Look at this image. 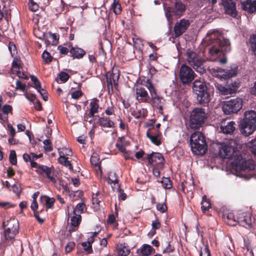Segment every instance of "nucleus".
Wrapping results in <instances>:
<instances>
[{
  "label": "nucleus",
  "mask_w": 256,
  "mask_h": 256,
  "mask_svg": "<svg viewBox=\"0 0 256 256\" xmlns=\"http://www.w3.org/2000/svg\"><path fill=\"white\" fill-rule=\"evenodd\" d=\"M220 34L218 32H213L210 34V40L214 41L216 44L218 45V48L213 46L209 50V54L211 56L212 60H216L215 56H220L221 52L224 53L230 52L231 50L230 42L228 39L224 38H221Z\"/></svg>",
  "instance_id": "f257e3e1"
},
{
  "label": "nucleus",
  "mask_w": 256,
  "mask_h": 256,
  "mask_svg": "<svg viewBox=\"0 0 256 256\" xmlns=\"http://www.w3.org/2000/svg\"><path fill=\"white\" fill-rule=\"evenodd\" d=\"M4 228L3 238L1 239V244L4 246L13 243L14 238L18 232L19 224L18 220L14 218H10L6 222H2Z\"/></svg>",
  "instance_id": "f03ea898"
},
{
  "label": "nucleus",
  "mask_w": 256,
  "mask_h": 256,
  "mask_svg": "<svg viewBox=\"0 0 256 256\" xmlns=\"http://www.w3.org/2000/svg\"><path fill=\"white\" fill-rule=\"evenodd\" d=\"M240 126L244 136H247L252 134L256 130V112L252 110L246 111Z\"/></svg>",
  "instance_id": "7ed1b4c3"
},
{
  "label": "nucleus",
  "mask_w": 256,
  "mask_h": 256,
  "mask_svg": "<svg viewBox=\"0 0 256 256\" xmlns=\"http://www.w3.org/2000/svg\"><path fill=\"white\" fill-rule=\"evenodd\" d=\"M208 118L204 108H196L190 112L188 128L192 130H199L204 124Z\"/></svg>",
  "instance_id": "20e7f679"
},
{
  "label": "nucleus",
  "mask_w": 256,
  "mask_h": 256,
  "mask_svg": "<svg viewBox=\"0 0 256 256\" xmlns=\"http://www.w3.org/2000/svg\"><path fill=\"white\" fill-rule=\"evenodd\" d=\"M190 145L192 152L197 155H204L207 152V144L206 138L200 132H196L191 134Z\"/></svg>",
  "instance_id": "39448f33"
},
{
  "label": "nucleus",
  "mask_w": 256,
  "mask_h": 256,
  "mask_svg": "<svg viewBox=\"0 0 256 256\" xmlns=\"http://www.w3.org/2000/svg\"><path fill=\"white\" fill-rule=\"evenodd\" d=\"M186 10V5L180 0H176L174 7H164V12L166 19L170 24H172L174 16L180 18L182 16Z\"/></svg>",
  "instance_id": "423d86ee"
},
{
  "label": "nucleus",
  "mask_w": 256,
  "mask_h": 256,
  "mask_svg": "<svg viewBox=\"0 0 256 256\" xmlns=\"http://www.w3.org/2000/svg\"><path fill=\"white\" fill-rule=\"evenodd\" d=\"M186 56L188 63L196 72L200 74L206 73V68L204 65L206 61L198 54L190 50H188L186 53Z\"/></svg>",
  "instance_id": "0eeeda50"
},
{
  "label": "nucleus",
  "mask_w": 256,
  "mask_h": 256,
  "mask_svg": "<svg viewBox=\"0 0 256 256\" xmlns=\"http://www.w3.org/2000/svg\"><path fill=\"white\" fill-rule=\"evenodd\" d=\"M192 90L196 95V98L201 104L204 105L209 102L210 94L204 82L196 80L193 83Z\"/></svg>",
  "instance_id": "6e6552de"
},
{
  "label": "nucleus",
  "mask_w": 256,
  "mask_h": 256,
  "mask_svg": "<svg viewBox=\"0 0 256 256\" xmlns=\"http://www.w3.org/2000/svg\"><path fill=\"white\" fill-rule=\"evenodd\" d=\"M144 85L148 90L150 93V97L149 103H150L154 108L158 109L159 112L162 114L164 101L163 98L158 94L156 90L150 79L146 80Z\"/></svg>",
  "instance_id": "1a4fd4ad"
},
{
  "label": "nucleus",
  "mask_w": 256,
  "mask_h": 256,
  "mask_svg": "<svg viewBox=\"0 0 256 256\" xmlns=\"http://www.w3.org/2000/svg\"><path fill=\"white\" fill-rule=\"evenodd\" d=\"M243 105L242 100L240 98L226 101L222 106V110L226 114L237 113Z\"/></svg>",
  "instance_id": "9d476101"
},
{
  "label": "nucleus",
  "mask_w": 256,
  "mask_h": 256,
  "mask_svg": "<svg viewBox=\"0 0 256 256\" xmlns=\"http://www.w3.org/2000/svg\"><path fill=\"white\" fill-rule=\"evenodd\" d=\"M178 75L183 84H190L194 80L196 74L190 66L182 64L180 68Z\"/></svg>",
  "instance_id": "9b49d317"
},
{
  "label": "nucleus",
  "mask_w": 256,
  "mask_h": 256,
  "mask_svg": "<svg viewBox=\"0 0 256 256\" xmlns=\"http://www.w3.org/2000/svg\"><path fill=\"white\" fill-rule=\"evenodd\" d=\"M250 161H247L242 159L241 155L236 156L235 160L232 162V165L236 170L245 171L252 170L254 169L255 166L250 164Z\"/></svg>",
  "instance_id": "f8f14e48"
},
{
  "label": "nucleus",
  "mask_w": 256,
  "mask_h": 256,
  "mask_svg": "<svg viewBox=\"0 0 256 256\" xmlns=\"http://www.w3.org/2000/svg\"><path fill=\"white\" fill-rule=\"evenodd\" d=\"M190 24V21L186 18H182L176 22L173 28L175 38H178L185 33Z\"/></svg>",
  "instance_id": "ddd939ff"
},
{
  "label": "nucleus",
  "mask_w": 256,
  "mask_h": 256,
  "mask_svg": "<svg viewBox=\"0 0 256 256\" xmlns=\"http://www.w3.org/2000/svg\"><path fill=\"white\" fill-rule=\"evenodd\" d=\"M237 67L231 68L230 70H224L221 68L216 67L212 68V73L220 76L221 78L228 79L234 76H236L237 74Z\"/></svg>",
  "instance_id": "4468645a"
},
{
  "label": "nucleus",
  "mask_w": 256,
  "mask_h": 256,
  "mask_svg": "<svg viewBox=\"0 0 256 256\" xmlns=\"http://www.w3.org/2000/svg\"><path fill=\"white\" fill-rule=\"evenodd\" d=\"M236 224L244 227L246 228H250L252 227L251 216L246 212L238 213L236 216Z\"/></svg>",
  "instance_id": "2eb2a0df"
},
{
  "label": "nucleus",
  "mask_w": 256,
  "mask_h": 256,
  "mask_svg": "<svg viewBox=\"0 0 256 256\" xmlns=\"http://www.w3.org/2000/svg\"><path fill=\"white\" fill-rule=\"evenodd\" d=\"M146 81L144 82L146 84ZM143 86L138 85L136 88V99L140 102H150V96H149L146 88Z\"/></svg>",
  "instance_id": "dca6fc26"
},
{
  "label": "nucleus",
  "mask_w": 256,
  "mask_h": 256,
  "mask_svg": "<svg viewBox=\"0 0 256 256\" xmlns=\"http://www.w3.org/2000/svg\"><path fill=\"white\" fill-rule=\"evenodd\" d=\"M54 168L48 167L44 165H40L36 170V172L40 176H46L52 183L56 182V180L54 176V172L52 170Z\"/></svg>",
  "instance_id": "f3484780"
},
{
  "label": "nucleus",
  "mask_w": 256,
  "mask_h": 256,
  "mask_svg": "<svg viewBox=\"0 0 256 256\" xmlns=\"http://www.w3.org/2000/svg\"><path fill=\"white\" fill-rule=\"evenodd\" d=\"M234 148L225 143L221 144L219 150V155L222 158L230 159L234 156Z\"/></svg>",
  "instance_id": "a211bd4d"
},
{
  "label": "nucleus",
  "mask_w": 256,
  "mask_h": 256,
  "mask_svg": "<svg viewBox=\"0 0 256 256\" xmlns=\"http://www.w3.org/2000/svg\"><path fill=\"white\" fill-rule=\"evenodd\" d=\"M224 12L233 18H236L238 14L236 3L232 0H222Z\"/></svg>",
  "instance_id": "6ab92c4d"
},
{
  "label": "nucleus",
  "mask_w": 256,
  "mask_h": 256,
  "mask_svg": "<svg viewBox=\"0 0 256 256\" xmlns=\"http://www.w3.org/2000/svg\"><path fill=\"white\" fill-rule=\"evenodd\" d=\"M98 118V124L102 128H114L115 127L114 122L111 120L110 116H104V113L102 114L100 116L98 115L96 116L95 119Z\"/></svg>",
  "instance_id": "aec40b11"
},
{
  "label": "nucleus",
  "mask_w": 256,
  "mask_h": 256,
  "mask_svg": "<svg viewBox=\"0 0 256 256\" xmlns=\"http://www.w3.org/2000/svg\"><path fill=\"white\" fill-rule=\"evenodd\" d=\"M147 160L150 165L156 166L158 164H164V158L163 156L159 152H152L148 154Z\"/></svg>",
  "instance_id": "412c9836"
},
{
  "label": "nucleus",
  "mask_w": 256,
  "mask_h": 256,
  "mask_svg": "<svg viewBox=\"0 0 256 256\" xmlns=\"http://www.w3.org/2000/svg\"><path fill=\"white\" fill-rule=\"evenodd\" d=\"M241 8L248 14L256 12V0H245L240 2Z\"/></svg>",
  "instance_id": "4be33fe9"
},
{
  "label": "nucleus",
  "mask_w": 256,
  "mask_h": 256,
  "mask_svg": "<svg viewBox=\"0 0 256 256\" xmlns=\"http://www.w3.org/2000/svg\"><path fill=\"white\" fill-rule=\"evenodd\" d=\"M154 128H148V130L146 136L149 138L154 144L156 146H160L162 142L160 138V136L161 134L160 131L158 130H156V132H153L152 130Z\"/></svg>",
  "instance_id": "5701e85b"
},
{
  "label": "nucleus",
  "mask_w": 256,
  "mask_h": 256,
  "mask_svg": "<svg viewBox=\"0 0 256 256\" xmlns=\"http://www.w3.org/2000/svg\"><path fill=\"white\" fill-rule=\"evenodd\" d=\"M236 123L234 122H222L220 128L221 131L225 134H232L236 130Z\"/></svg>",
  "instance_id": "b1692460"
},
{
  "label": "nucleus",
  "mask_w": 256,
  "mask_h": 256,
  "mask_svg": "<svg viewBox=\"0 0 256 256\" xmlns=\"http://www.w3.org/2000/svg\"><path fill=\"white\" fill-rule=\"evenodd\" d=\"M90 111L88 114V116L89 118H95V114L98 112L99 108L101 109L99 106V100L97 98L92 99L90 103Z\"/></svg>",
  "instance_id": "393cba45"
},
{
  "label": "nucleus",
  "mask_w": 256,
  "mask_h": 256,
  "mask_svg": "<svg viewBox=\"0 0 256 256\" xmlns=\"http://www.w3.org/2000/svg\"><path fill=\"white\" fill-rule=\"evenodd\" d=\"M222 218L227 224L232 226L236 225V218H235L233 212H224Z\"/></svg>",
  "instance_id": "a878e982"
},
{
  "label": "nucleus",
  "mask_w": 256,
  "mask_h": 256,
  "mask_svg": "<svg viewBox=\"0 0 256 256\" xmlns=\"http://www.w3.org/2000/svg\"><path fill=\"white\" fill-rule=\"evenodd\" d=\"M70 52L71 56L78 59L82 58L86 54V52L83 49L78 47H72Z\"/></svg>",
  "instance_id": "bb28decb"
},
{
  "label": "nucleus",
  "mask_w": 256,
  "mask_h": 256,
  "mask_svg": "<svg viewBox=\"0 0 256 256\" xmlns=\"http://www.w3.org/2000/svg\"><path fill=\"white\" fill-rule=\"evenodd\" d=\"M216 87L222 95H228L234 94L232 91V90H231L230 86H228V84L226 86H223L221 84H218Z\"/></svg>",
  "instance_id": "cd10ccee"
},
{
  "label": "nucleus",
  "mask_w": 256,
  "mask_h": 256,
  "mask_svg": "<svg viewBox=\"0 0 256 256\" xmlns=\"http://www.w3.org/2000/svg\"><path fill=\"white\" fill-rule=\"evenodd\" d=\"M106 180L109 184H114V185L117 184L118 186L120 187L118 184V180L117 174L114 172H110L108 174V176L106 178Z\"/></svg>",
  "instance_id": "c85d7f7f"
},
{
  "label": "nucleus",
  "mask_w": 256,
  "mask_h": 256,
  "mask_svg": "<svg viewBox=\"0 0 256 256\" xmlns=\"http://www.w3.org/2000/svg\"><path fill=\"white\" fill-rule=\"evenodd\" d=\"M201 204L202 210L204 213L208 210L211 208L210 201L207 199L206 196V195L202 196Z\"/></svg>",
  "instance_id": "c756f323"
},
{
  "label": "nucleus",
  "mask_w": 256,
  "mask_h": 256,
  "mask_svg": "<svg viewBox=\"0 0 256 256\" xmlns=\"http://www.w3.org/2000/svg\"><path fill=\"white\" fill-rule=\"evenodd\" d=\"M40 200L45 201V205L47 208H53L54 204L55 202V199L54 198H50L46 196H41Z\"/></svg>",
  "instance_id": "7c9ffc66"
},
{
  "label": "nucleus",
  "mask_w": 256,
  "mask_h": 256,
  "mask_svg": "<svg viewBox=\"0 0 256 256\" xmlns=\"http://www.w3.org/2000/svg\"><path fill=\"white\" fill-rule=\"evenodd\" d=\"M152 250H154L149 244H144L140 248V252L143 256H148L152 254Z\"/></svg>",
  "instance_id": "2f4dec72"
},
{
  "label": "nucleus",
  "mask_w": 256,
  "mask_h": 256,
  "mask_svg": "<svg viewBox=\"0 0 256 256\" xmlns=\"http://www.w3.org/2000/svg\"><path fill=\"white\" fill-rule=\"evenodd\" d=\"M82 221V216L79 214H74V216L71 218L70 224L72 227H78Z\"/></svg>",
  "instance_id": "473e14b6"
},
{
  "label": "nucleus",
  "mask_w": 256,
  "mask_h": 256,
  "mask_svg": "<svg viewBox=\"0 0 256 256\" xmlns=\"http://www.w3.org/2000/svg\"><path fill=\"white\" fill-rule=\"evenodd\" d=\"M116 256H127L130 252V249L124 246H120V248H117Z\"/></svg>",
  "instance_id": "72a5a7b5"
},
{
  "label": "nucleus",
  "mask_w": 256,
  "mask_h": 256,
  "mask_svg": "<svg viewBox=\"0 0 256 256\" xmlns=\"http://www.w3.org/2000/svg\"><path fill=\"white\" fill-rule=\"evenodd\" d=\"M90 163L95 167L100 168V161L96 153H93L90 158Z\"/></svg>",
  "instance_id": "f704fd0d"
},
{
  "label": "nucleus",
  "mask_w": 256,
  "mask_h": 256,
  "mask_svg": "<svg viewBox=\"0 0 256 256\" xmlns=\"http://www.w3.org/2000/svg\"><path fill=\"white\" fill-rule=\"evenodd\" d=\"M249 42L252 52L256 56V34H253L250 36Z\"/></svg>",
  "instance_id": "c9c22d12"
},
{
  "label": "nucleus",
  "mask_w": 256,
  "mask_h": 256,
  "mask_svg": "<svg viewBox=\"0 0 256 256\" xmlns=\"http://www.w3.org/2000/svg\"><path fill=\"white\" fill-rule=\"evenodd\" d=\"M160 182L165 189H170L172 187V182L170 178L163 177Z\"/></svg>",
  "instance_id": "e433bc0d"
},
{
  "label": "nucleus",
  "mask_w": 256,
  "mask_h": 256,
  "mask_svg": "<svg viewBox=\"0 0 256 256\" xmlns=\"http://www.w3.org/2000/svg\"><path fill=\"white\" fill-rule=\"evenodd\" d=\"M132 114L136 118H140L141 117L145 118L147 116L148 112L146 109L142 108L137 112H133Z\"/></svg>",
  "instance_id": "4c0bfd02"
},
{
  "label": "nucleus",
  "mask_w": 256,
  "mask_h": 256,
  "mask_svg": "<svg viewBox=\"0 0 256 256\" xmlns=\"http://www.w3.org/2000/svg\"><path fill=\"white\" fill-rule=\"evenodd\" d=\"M58 153L60 156H72V152L71 149L69 148H59Z\"/></svg>",
  "instance_id": "58836bf2"
},
{
  "label": "nucleus",
  "mask_w": 256,
  "mask_h": 256,
  "mask_svg": "<svg viewBox=\"0 0 256 256\" xmlns=\"http://www.w3.org/2000/svg\"><path fill=\"white\" fill-rule=\"evenodd\" d=\"M1 110L2 111L4 115L5 116H8L9 114H12V107L9 104H6L2 107Z\"/></svg>",
  "instance_id": "ea45409f"
},
{
  "label": "nucleus",
  "mask_w": 256,
  "mask_h": 256,
  "mask_svg": "<svg viewBox=\"0 0 256 256\" xmlns=\"http://www.w3.org/2000/svg\"><path fill=\"white\" fill-rule=\"evenodd\" d=\"M85 204L84 202H80L78 204L76 208L74 209L73 214H79L80 215L84 212V208H85Z\"/></svg>",
  "instance_id": "a19ab883"
},
{
  "label": "nucleus",
  "mask_w": 256,
  "mask_h": 256,
  "mask_svg": "<svg viewBox=\"0 0 256 256\" xmlns=\"http://www.w3.org/2000/svg\"><path fill=\"white\" fill-rule=\"evenodd\" d=\"M124 140V137H119L118 139V142L116 144V148H118V150L122 152H125L126 150L124 146L122 144V142Z\"/></svg>",
  "instance_id": "79ce46f5"
},
{
  "label": "nucleus",
  "mask_w": 256,
  "mask_h": 256,
  "mask_svg": "<svg viewBox=\"0 0 256 256\" xmlns=\"http://www.w3.org/2000/svg\"><path fill=\"white\" fill-rule=\"evenodd\" d=\"M42 58L46 64H50L53 58L46 50H44L42 54Z\"/></svg>",
  "instance_id": "37998d69"
},
{
  "label": "nucleus",
  "mask_w": 256,
  "mask_h": 256,
  "mask_svg": "<svg viewBox=\"0 0 256 256\" xmlns=\"http://www.w3.org/2000/svg\"><path fill=\"white\" fill-rule=\"evenodd\" d=\"M10 162L12 165H16L17 164V158L14 150H11L10 154Z\"/></svg>",
  "instance_id": "c03bdc74"
},
{
  "label": "nucleus",
  "mask_w": 256,
  "mask_h": 256,
  "mask_svg": "<svg viewBox=\"0 0 256 256\" xmlns=\"http://www.w3.org/2000/svg\"><path fill=\"white\" fill-rule=\"evenodd\" d=\"M43 143L44 144V149L45 151L47 152H50L52 150L53 148L52 146L51 140H45Z\"/></svg>",
  "instance_id": "a18cd8bd"
},
{
  "label": "nucleus",
  "mask_w": 256,
  "mask_h": 256,
  "mask_svg": "<svg viewBox=\"0 0 256 256\" xmlns=\"http://www.w3.org/2000/svg\"><path fill=\"white\" fill-rule=\"evenodd\" d=\"M106 74H108V77L111 78V80L112 82H114V86L115 87L117 86L118 85V80L119 78V74H116L113 72L112 73H107Z\"/></svg>",
  "instance_id": "49530a36"
},
{
  "label": "nucleus",
  "mask_w": 256,
  "mask_h": 256,
  "mask_svg": "<svg viewBox=\"0 0 256 256\" xmlns=\"http://www.w3.org/2000/svg\"><path fill=\"white\" fill-rule=\"evenodd\" d=\"M20 60L17 58H14L12 62V69L14 72L18 71L20 69Z\"/></svg>",
  "instance_id": "de8ad7c7"
},
{
  "label": "nucleus",
  "mask_w": 256,
  "mask_h": 256,
  "mask_svg": "<svg viewBox=\"0 0 256 256\" xmlns=\"http://www.w3.org/2000/svg\"><path fill=\"white\" fill-rule=\"evenodd\" d=\"M106 87L107 90L108 92H110L111 90L112 92L113 91V86H112V82L111 80L110 77H108V74H106Z\"/></svg>",
  "instance_id": "09e8293b"
},
{
  "label": "nucleus",
  "mask_w": 256,
  "mask_h": 256,
  "mask_svg": "<svg viewBox=\"0 0 256 256\" xmlns=\"http://www.w3.org/2000/svg\"><path fill=\"white\" fill-rule=\"evenodd\" d=\"M28 7L29 9L32 12H36L38 10L39 6L33 0H28Z\"/></svg>",
  "instance_id": "8fccbe9b"
},
{
  "label": "nucleus",
  "mask_w": 256,
  "mask_h": 256,
  "mask_svg": "<svg viewBox=\"0 0 256 256\" xmlns=\"http://www.w3.org/2000/svg\"><path fill=\"white\" fill-rule=\"evenodd\" d=\"M58 77L60 80L62 82H66L70 78V76L68 73L64 72H62L59 74Z\"/></svg>",
  "instance_id": "3c124183"
},
{
  "label": "nucleus",
  "mask_w": 256,
  "mask_h": 256,
  "mask_svg": "<svg viewBox=\"0 0 256 256\" xmlns=\"http://www.w3.org/2000/svg\"><path fill=\"white\" fill-rule=\"evenodd\" d=\"M30 79L33 82L34 88L37 90L41 88V84L38 78L34 76H30Z\"/></svg>",
  "instance_id": "603ef678"
},
{
  "label": "nucleus",
  "mask_w": 256,
  "mask_h": 256,
  "mask_svg": "<svg viewBox=\"0 0 256 256\" xmlns=\"http://www.w3.org/2000/svg\"><path fill=\"white\" fill-rule=\"evenodd\" d=\"M16 90H20L22 92H25L26 91V85L24 84H22L21 81L18 80L16 82Z\"/></svg>",
  "instance_id": "864d4df0"
},
{
  "label": "nucleus",
  "mask_w": 256,
  "mask_h": 256,
  "mask_svg": "<svg viewBox=\"0 0 256 256\" xmlns=\"http://www.w3.org/2000/svg\"><path fill=\"white\" fill-rule=\"evenodd\" d=\"M82 246L88 254H92L93 252L92 246L89 245L86 242H82Z\"/></svg>",
  "instance_id": "5fc2aeb1"
},
{
  "label": "nucleus",
  "mask_w": 256,
  "mask_h": 256,
  "mask_svg": "<svg viewBox=\"0 0 256 256\" xmlns=\"http://www.w3.org/2000/svg\"><path fill=\"white\" fill-rule=\"evenodd\" d=\"M114 110V107L113 106L112 104L110 106H108L104 110V113L108 116L111 115L115 116Z\"/></svg>",
  "instance_id": "6e6d98bb"
},
{
  "label": "nucleus",
  "mask_w": 256,
  "mask_h": 256,
  "mask_svg": "<svg viewBox=\"0 0 256 256\" xmlns=\"http://www.w3.org/2000/svg\"><path fill=\"white\" fill-rule=\"evenodd\" d=\"M156 208L162 213L165 212L168 210L167 206L164 203L158 204L156 205Z\"/></svg>",
  "instance_id": "4d7b16f0"
},
{
  "label": "nucleus",
  "mask_w": 256,
  "mask_h": 256,
  "mask_svg": "<svg viewBox=\"0 0 256 256\" xmlns=\"http://www.w3.org/2000/svg\"><path fill=\"white\" fill-rule=\"evenodd\" d=\"M228 86H230L234 94L236 93L239 87V84L236 82H231L229 84V82H227Z\"/></svg>",
  "instance_id": "13d9d810"
},
{
  "label": "nucleus",
  "mask_w": 256,
  "mask_h": 256,
  "mask_svg": "<svg viewBox=\"0 0 256 256\" xmlns=\"http://www.w3.org/2000/svg\"><path fill=\"white\" fill-rule=\"evenodd\" d=\"M75 244L74 242H68L66 246L65 250L66 252H70L74 248Z\"/></svg>",
  "instance_id": "bf43d9fd"
},
{
  "label": "nucleus",
  "mask_w": 256,
  "mask_h": 256,
  "mask_svg": "<svg viewBox=\"0 0 256 256\" xmlns=\"http://www.w3.org/2000/svg\"><path fill=\"white\" fill-rule=\"evenodd\" d=\"M200 256H211L210 251L208 246L201 250L200 252Z\"/></svg>",
  "instance_id": "052dcab7"
},
{
  "label": "nucleus",
  "mask_w": 256,
  "mask_h": 256,
  "mask_svg": "<svg viewBox=\"0 0 256 256\" xmlns=\"http://www.w3.org/2000/svg\"><path fill=\"white\" fill-rule=\"evenodd\" d=\"M160 222L158 219L156 218L155 220L152 222V230H158L160 227Z\"/></svg>",
  "instance_id": "680f3d73"
},
{
  "label": "nucleus",
  "mask_w": 256,
  "mask_h": 256,
  "mask_svg": "<svg viewBox=\"0 0 256 256\" xmlns=\"http://www.w3.org/2000/svg\"><path fill=\"white\" fill-rule=\"evenodd\" d=\"M112 9L113 10L114 12L116 14H119L122 12V7L120 4H117V6H112Z\"/></svg>",
  "instance_id": "e2e57ef3"
},
{
  "label": "nucleus",
  "mask_w": 256,
  "mask_h": 256,
  "mask_svg": "<svg viewBox=\"0 0 256 256\" xmlns=\"http://www.w3.org/2000/svg\"><path fill=\"white\" fill-rule=\"evenodd\" d=\"M101 60H104L106 59V53L102 46H100V49L98 56Z\"/></svg>",
  "instance_id": "0e129e2a"
},
{
  "label": "nucleus",
  "mask_w": 256,
  "mask_h": 256,
  "mask_svg": "<svg viewBox=\"0 0 256 256\" xmlns=\"http://www.w3.org/2000/svg\"><path fill=\"white\" fill-rule=\"evenodd\" d=\"M82 94L81 90H77L72 93V98L74 99H78L82 96Z\"/></svg>",
  "instance_id": "69168bd1"
},
{
  "label": "nucleus",
  "mask_w": 256,
  "mask_h": 256,
  "mask_svg": "<svg viewBox=\"0 0 256 256\" xmlns=\"http://www.w3.org/2000/svg\"><path fill=\"white\" fill-rule=\"evenodd\" d=\"M38 91L40 92V94L42 96L43 100L44 101H46L48 98L46 91L45 90L42 88H40V89L38 90Z\"/></svg>",
  "instance_id": "338daca9"
},
{
  "label": "nucleus",
  "mask_w": 256,
  "mask_h": 256,
  "mask_svg": "<svg viewBox=\"0 0 256 256\" xmlns=\"http://www.w3.org/2000/svg\"><path fill=\"white\" fill-rule=\"evenodd\" d=\"M24 96L28 100L32 102H34L36 99V96L34 94H28L27 91L24 92Z\"/></svg>",
  "instance_id": "774afa93"
}]
</instances>
